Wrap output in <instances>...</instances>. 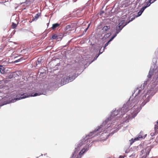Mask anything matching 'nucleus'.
Segmentation results:
<instances>
[{"label": "nucleus", "instance_id": "nucleus-1", "mask_svg": "<svg viewBox=\"0 0 158 158\" xmlns=\"http://www.w3.org/2000/svg\"><path fill=\"white\" fill-rule=\"evenodd\" d=\"M145 81L140 87L134 90L135 93L134 98L131 96L129 100L123 106L116 110L114 109L107 118H133L152 97L156 91L152 85L147 86V82Z\"/></svg>", "mask_w": 158, "mask_h": 158}, {"label": "nucleus", "instance_id": "nucleus-2", "mask_svg": "<svg viewBox=\"0 0 158 158\" xmlns=\"http://www.w3.org/2000/svg\"><path fill=\"white\" fill-rule=\"evenodd\" d=\"M118 119H106L105 121L103 122L101 125L98 127V128L97 129H96L95 130L98 129L99 127H102L99 130L95 132V133L94 132V134L93 135L94 136L95 135V136L93 137L97 136L98 135H101V136H105V137H103L104 140H106L107 139L110 135H113L115 132H113V131L110 133L108 134L107 132L106 131L105 132L101 133V134H100V133L101 132L104 131L105 129H107L110 127L114 125L116 123V120Z\"/></svg>", "mask_w": 158, "mask_h": 158}, {"label": "nucleus", "instance_id": "nucleus-3", "mask_svg": "<svg viewBox=\"0 0 158 158\" xmlns=\"http://www.w3.org/2000/svg\"><path fill=\"white\" fill-rule=\"evenodd\" d=\"M118 119H106L105 121L103 122L101 125L98 127V128L97 129H96L95 130L98 129L99 127H102L99 130L95 132V133L94 132V134L93 135L94 136L95 135V136L93 137L97 136L98 135H101V136H105V137H103L104 140H106L107 139L110 135H113L115 132H113V131L110 133L108 134L107 132L106 131L105 132L101 133V134H100V133L101 132L104 131L105 129H107L110 127L114 125L116 123V120Z\"/></svg>", "mask_w": 158, "mask_h": 158}, {"label": "nucleus", "instance_id": "nucleus-4", "mask_svg": "<svg viewBox=\"0 0 158 158\" xmlns=\"http://www.w3.org/2000/svg\"><path fill=\"white\" fill-rule=\"evenodd\" d=\"M102 127H100L98 129L95 130L94 131H93L90 132V133L86 135L85 137L83 138L80 141L79 143L77 144V147L75 148L74 151L73 152L70 158H74L75 154L78 152L80 149V147L83 145L87 143L88 141H90V139L92 138L93 137L95 136V135H93L94 133V132L97 131L99 130Z\"/></svg>", "mask_w": 158, "mask_h": 158}, {"label": "nucleus", "instance_id": "nucleus-5", "mask_svg": "<svg viewBox=\"0 0 158 158\" xmlns=\"http://www.w3.org/2000/svg\"><path fill=\"white\" fill-rule=\"evenodd\" d=\"M68 76H66L61 80L60 85L61 86L73 81L78 76L76 73V71L74 70L73 71L70 72Z\"/></svg>", "mask_w": 158, "mask_h": 158}, {"label": "nucleus", "instance_id": "nucleus-6", "mask_svg": "<svg viewBox=\"0 0 158 158\" xmlns=\"http://www.w3.org/2000/svg\"><path fill=\"white\" fill-rule=\"evenodd\" d=\"M30 96V95L27 93H24L23 94H19L17 95L14 99H12L10 102H14L17 100L28 97Z\"/></svg>", "mask_w": 158, "mask_h": 158}, {"label": "nucleus", "instance_id": "nucleus-7", "mask_svg": "<svg viewBox=\"0 0 158 158\" xmlns=\"http://www.w3.org/2000/svg\"><path fill=\"white\" fill-rule=\"evenodd\" d=\"M124 20H122L116 27V31L115 34L117 35L120 31L126 25L125 24H124Z\"/></svg>", "mask_w": 158, "mask_h": 158}, {"label": "nucleus", "instance_id": "nucleus-8", "mask_svg": "<svg viewBox=\"0 0 158 158\" xmlns=\"http://www.w3.org/2000/svg\"><path fill=\"white\" fill-rule=\"evenodd\" d=\"M151 149L150 147H147L146 149L142 150L140 152V155H143L145 153V154L143 156L142 158H146V157L149 155Z\"/></svg>", "mask_w": 158, "mask_h": 158}, {"label": "nucleus", "instance_id": "nucleus-9", "mask_svg": "<svg viewBox=\"0 0 158 158\" xmlns=\"http://www.w3.org/2000/svg\"><path fill=\"white\" fill-rule=\"evenodd\" d=\"M130 119H123L121 120L120 122V123H118L116 127V129L117 130V131H118L122 127L125 125V123H128L129 121V120Z\"/></svg>", "mask_w": 158, "mask_h": 158}, {"label": "nucleus", "instance_id": "nucleus-10", "mask_svg": "<svg viewBox=\"0 0 158 158\" xmlns=\"http://www.w3.org/2000/svg\"><path fill=\"white\" fill-rule=\"evenodd\" d=\"M92 144H89L87 146H85L80 152V154H84L87 151L89 148L91 146Z\"/></svg>", "mask_w": 158, "mask_h": 158}, {"label": "nucleus", "instance_id": "nucleus-11", "mask_svg": "<svg viewBox=\"0 0 158 158\" xmlns=\"http://www.w3.org/2000/svg\"><path fill=\"white\" fill-rule=\"evenodd\" d=\"M102 47H101V49L100 50H99V53L97 54V55H96L95 57L94 58V59L93 60H92L90 63H92V62H93V61H94L95 60H96V59L98 57V56H99V55L102 54L104 50H103V51L102 52H101V48H102Z\"/></svg>", "mask_w": 158, "mask_h": 158}, {"label": "nucleus", "instance_id": "nucleus-12", "mask_svg": "<svg viewBox=\"0 0 158 158\" xmlns=\"http://www.w3.org/2000/svg\"><path fill=\"white\" fill-rule=\"evenodd\" d=\"M42 58H39L38 59L37 61L35 62V65L37 66L39 64H42Z\"/></svg>", "mask_w": 158, "mask_h": 158}, {"label": "nucleus", "instance_id": "nucleus-13", "mask_svg": "<svg viewBox=\"0 0 158 158\" xmlns=\"http://www.w3.org/2000/svg\"><path fill=\"white\" fill-rule=\"evenodd\" d=\"M158 133V130H156L154 129V130L153 132H152L150 134V135L152 137L154 136L155 135H156Z\"/></svg>", "mask_w": 158, "mask_h": 158}, {"label": "nucleus", "instance_id": "nucleus-14", "mask_svg": "<svg viewBox=\"0 0 158 158\" xmlns=\"http://www.w3.org/2000/svg\"><path fill=\"white\" fill-rule=\"evenodd\" d=\"M110 29V26H104L102 29V30L104 31H106Z\"/></svg>", "mask_w": 158, "mask_h": 158}, {"label": "nucleus", "instance_id": "nucleus-15", "mask_svg": "<svg viewBox=\"0 0 158 158\" xmlns=\"http://www.w3.org/2000/svg\"><path fill=\"white\" fill-rule=\"evenodd\" d=\"M5 69L2 65H0V71L2 73H4L5 72Z\"/></svg>", "mask_w": 158, "mask_h": 158}, {"label": "nucleus", "instance_id": "nucleus-16", "mask_svg": "<svg viewBox=\"0 0 158 158\" xmlns=\"http://www.w3.org/2000/svg\"><path fill=\"white\" fill-rule=\"evenodd\" d=\"M60 24H59L57 23L53 24L52 26V29L54 30L57 27L60 26Z\"/></svg>", "mask_w": 158, "mask_h": 158}, {"label": "nucleus", "instance_id": "nucleus-17", "mask_svg": "<svg viewBox=\"0 0 158 158\" xmlns=\"http://www.w3.org/2000/svg\"><path fill=\"white\" fill-rule=\"evenodd\" d=\"M40 15V14L39 13H38L36 14L35 16L32 18V21H34L35 20L37 19Z\"/></svg>", "mask_w": 158, "mask_h": 158}, {"label": "nucleus", "instance_id": "nucleus-18", "mask_svg": "<svg viewBox=\"0 0 158 158\" xmlns=\"http://www.w3.org/2000/svg\"><path fill=\"white\" fill-rule=\"evenodd\" d=\"M13 77V75L11 73H9L6 76V79H8L12 78Z\"/></svg>", "mask_w": 158, "mask_h": 158}, {"label": "nucleus", "instance_id": "nucleus-19", "mask_svg": "<svg viewBox=\"0 0 158 158\" xmlns=\"http://www.w3.org/2000/svg\"><path fill=\"white\" fill-rule=\"evenodd\" d=\"M25 59L23 58V57H21L20 59L15 60L14 62L15 63H17L20 61H21L23 60H25Z\"/></svg>", "mask_w": 158, "mask_h": 158}, {"label": "nucleus", "instance_id": "nucleus-20", "mask_svg": "<svg viewBox=\"0 0 158 158\" xmlns=\"http://www.w3.org/2000/svg\"><path fill=\"white\" fill-rule=\"evenodd\" d=\"M111 35V33H109L106 34L104 35V36L103 37L105 39H106L108 38H109L110 36Z\"/></svg>", "mask_w": 158, "mask_h": 158}, {"label": "nucleus", "instance_id": "nucleus-21", "mask_svg": "<svg viewBox=\"0 0 158 158\" xmlns=\"http://www.w3.org/2000/svg\"><path fill=\"white\" fill-rule=\"evenodd\" d=\"M154 129L156 130H158V120L155 123Z\"/></svg>", "mask_w": 158, "mask_h": 158}, {"label": "nucleus", "instance_id": "nucleus-22", "mask_svg": "<svg viewBox=\"0 0 158 158\" xmlns=\"http://www.w3.org/2000/svg\"><path fill=\"white\" fill-rule=\"evenodd\" d=\"M135 19L134 17H132L131 18V19H130V18H129V20L128 21H126L125 23V25H127V24H128L130 22H131L133 21Z\"/></svg>", "mask_w": 158, "mask_h": 158}, {"label": "nucleus", "instance_id": "nucleus-23", "mask_svg": "<svg viewBox=\"0 0 158 158\" xmlns=\"http://www.w3.org/2000/svg\"><path fill=\"white\" fill-rule=\"evenodd\" d=\"M58 38V36L56 34L52 35V40H57Z\"/></svg>", "mask_w": 158, "mask_h": 158}, {"label": "nucleus", "instance_id": "nucleus-24", "mask_svg": "<svg viewBox=\"0 0 158 158\" xmlns=\"http://www.w3.org/2000/svg\"><path fill=\"white\" fill-rule=\"evenodd\" d=\"M44 92H43L42 93H35L32 96H33L35 97L36 96L38 95H40L41 94H44ZM44 93H45V92H44Z\"/></svg>", "mask_w": 158, "mask_h": 158}, {"label": "nucleus", "instance_id": "nucleus-25", "mask_svg": "<svg viewBox=\"0 0 158 158\" xmlns=\"http://www.w3.org/2000/svg\"><path fill=\"white\" fill-rule=\"evenodd\" d=\"M143 133V132L142 131H141L140 132V134L138 136V137L140 139H142L143 138V136H142L141 134H142Z\"/></svg>", "mask_w": 158, "mask_h": 158}, {"label": "nucleus", "instance_id": "nucleus-26", "mask_svg": "<svg viewBox=\"0 0 158 158\" xmlns=\"http://www.w3.org/2000/svg\"><path fill=\"white\" fill-rule=\"evenodd\" d=\"M117 36V35L115 34L112 37H111V38L109 40V41L110 42L111 41H112L113 39Z\"/></svg>", "mask_w": 158, "mask_h": 158}, {"label": "nucleus", "instance_id": "nucleus-27", "mask_svg": "<svg viewBox=\"0 0 158 158\" xmlns=\"http://www.w3.org/2000/svg\"><path fill=\"white\" fill-rule=\"evenodd\" d=\"M135 153H133L131 155H130L129 156V157L130 158H135Z\"/></svg>", "mask_w": 158, "mask_h": 158}, {"label": "nucleus", "instance_id": "nucleus-28", "mask_svg": "<svg viewBox=\"0 0 158 158\" xmlns=\"http://www.w3.org/2000/svg\"><path fill=\"white\" fill-rule=\"evenodd\" d=\"M147 5L145 6H144V7H146V8L147 7L149 6L151 4V3L149 1H148L146 2Z\"/></svg>", "mask_w": 158, "mask_h": 158}, {"label": "nucleus", "instance_id": "nucleus-29", "mask_svg": "<svg viewBox=\"0 0 158 158\" xmlns=\"http://www.w3.org/2000/svg\"><path fill=\"white\" fill-rule=\"evenodd\" d=\"M12 28L13 29H14V28H15L17 26V24L15 23H12Z\"/></svg>", "mask_w": 158, "mask_h": 158}, {"label": "nucleus", "instance_id": "nucleus-30", "mask_svg": "<svg viewBox=\"0 0 158 158\" xmlns=\"http://www.w3.org/2000/svg\"><path fill=\"white\" fill-rule=\"evenodd\" d=\"M146 8V7L143 6L142 8L141 9L139 10V11L142 13Z\"/></svg>", "mask_w": 158, "mask_h": 158}, {"label": "nucleus", "instance_id": "nucleus-31", "mask_svg": "<svg viewBox=\"0 0 158 158\" xmlns=\"http://www.w3.org/2000/svg\"><path fill=\"white\" fill-rule=\"evenodd\" d=\"M110 42L108 41L104 45V46L103 47V50H104L105 48L108 46V44H109Z\"/></svg>", "mask_w": 158, "mask_h": 158}, {"label": "nucleus", "instance_id": "nucleus-32", "mask_svg": "<svg viewBox=\"0 0 158 158\" xmlns=\"http://www.w3.org/2000/svg\"><path fill=\"white\" fill-rule=\"evenodd\" d=\"M71 28V26L70 25H67L65 27V30H69Z\"/></svg>", "mask_w": 158, "mask_h": 158}, {"label": "nucleus", "instance_id": "nucleus-33", "mask_svg": "<svg viewBox=\"0 0 158 158\" xmlns=\"http://www.w3.org/2000/svg\"><path fill=\"white\" fill-rule=\"evenodd\" d=\"M142 14V13H141L140 11H139L138 13V15L136 16V17H138L140 16L141 14Z\"/></svg>", "mask_w": 158, "mask_h": 158}, {"label": "nucleus", "instance_id": "nucleus-34", "mask_svg": "<svg viewBox=\"0 0 158 158\" xmlns=\"http://www.w3.org/2000/svg\"><path fill=\"white\" fill-rule=\"evenodd\" d=\"M83 154H80V152L79 153V154L78 155L76 158H81V156H81L82 155H83Z\"/></svg>", "mask_w": 158, "mask_h": 158}, {"label": "nucleus", "instance_id": "nucleus-35", "mask_svg": "<svg viewBox=\"0 0 158 158\" xmlns=\"http://www.w3.org/2000/svg\"><path fill=\"white\" fill-rule=\"evenodd\" d=\"M139 140H140V139L138 137V136L135 137L134 139V140H135V141Z\"/></svg>", "mask_w": 158, "mask_h": 158}, {"label": "nucleus", "instance_id": "nucleus-36", "mask_svg": "<svg viewBox=\"0 0 158 158\" xmlns=\"http://www.w3.org/2000/svg\"><path fill=\"white\" fill-rule=\"evenodd\" d=\"M127 156L125 155L124 156L120 155L119 156L118 158H124V157L126 156Z\"/></svg>", "mask_w": 158, "mask_h": 158}, {"label": "nucleus", "instance_id": "nucleus-37", "mask_svg": "<svg viewBox=\"0 0 158 158\" xmlns=\"http://www.w3.org/2000/svg\"><path fill=\"white\" fill-rule=\"evenodd\" d=\"M157 0H149V1L151 3V4L154 2L155 1Z\"/></svg>", "mask_w": 158, "mask_h": 158}, {"label": "nucleus", "instance_id": "nucleus-38", "mask_svg": "<svg viewBox=\"0 0 158 158\" xmlns=\"http://www.w3.org/2000/svg\"><path fill=\"white\" fill-rule=\"evenodd\" d=\"M70 41H69L68 42V43L66 45H65L63 46H62V48H64L65 47H66L69 44V43H70Z\"/></svg>", "mask_w": 158, "mask_h": 158}, {"label": "nucleus", "instance_id": "nucleus-39", "mask_svg": "<svg viewBox=\"0 0 158 158\" xmlns=\"http://www.w3.org/2000/svg\"><path fill=\"white\" fill-rule=\"evenodd\" d=\"M131 141H132L131 142V144H132L135 141V140H134V139H133V138H132L131 139Z\"/></svg>", "mask_w": 158, "mask_h": 158}, {"label": "nucleus", "instance_id": "nucleus-40", "mask_svg": "<svg viewBox=\"0 0 158 158\" xmlns=\"http://www.w3.org/2000/svg\"><path fill=\"white\" fill-rule=\"evenodd\" d=\"M89 25H90V24H89V25H88V27H87V28H86L85 30L84 31H85V32H86V31H87V30L88 29V27H89Z\"/></svg>", "mask_w": 158, "mask_h": 158}, {"label": "nucleus", "instance_id": "nucleus-41", "mask_svg": "<svg viewBox=\"0 0 158 158\" xmlns=\"http://www.w3.org/2000/svg\"><path fill=\"white\" fill-rule=\"evenodd\" d=\"M129 152V151L127 150H126L125 151V153H128V152Z\"/></svg>", "mask_w": 158, "mask_h": 158}, {"label": "nucleus", "instance_id": "nucleus-42", "mask_svg": "<svg viewBox=\"0 0 158 158\" xmlns=\"http://www.w3.org/2000/svg\"><path fill=\"white\" fill-rule=\"evenodd\" d=\"M130 4H126L125 6V7H127V6H128Z\"/></svg>", "mask_w": 158, "mask_h": 158}, {"label": "nucleus", "instance_id": "nucleus-43", "mask_svg": "<svg viewBox=\"0 0 158 158\" xmlns=\"http://www.w3.org/2000/svg\"><path fill=\"white\" fill-rule=\"evenodd\" d=\"M147 136V134L145 135L144 136H143V139H144Z\"/></svg>", "mask_w": 158, "mask_h": 158}, {"label": "nucleus", "instance_id": "nucleus-44", "mask_svg": "<svg viewBox=\"0 0 158 158\" xmlns=\"http://www.w3.org/2000/svg\"><path fill=\"white\" fill-rule=\"evenodd\" d=\"M43 73H43L42 72H40V74H43Z\"/></svg>", "mask_w": 158, "mask_h": 158}, {"label": "nucleus", "instance_id": "nucleus-45", "mask_svg": "<svg viewBox=\"0 0 158 158\" xmlns=\"http://www.w3.org/2000/svg\"><path fill=\"white\" fill-rule=\"evenodd\" d=\"M46 155H47V153L45 154H44V156H45Z\"/></svg>", "mask_w": 158, "mask_h": 158}, {"label": "nucleus", "instance_id": "nucleus-46", "mask_svg": "<svg viewBox=\"0 0 158 158\" xmlns=\"http://www.w3.org/2000/svg\"><path fill=\"white\" fill-rule=\"evenodd\" d=\"M43 155L42 154H41V156H42Z\"/></svg>", "mask_w": 158, "mask_h": 158}, {"label": "nucleus", "instance_id": "nucleus-47", "mask_svg": "<svg viewBox=\"0 0 158 158\" xmlns=\"http://www.w3.org/2000/svg\"><path fill=\"white\" fill-rule=\"evenodd\" d=\"M77 13H78V11L77 10Z\"/></svg>", "mask_w": 158, "mask_h": 158}, {"label": "nucleus", "instance_id": "nucleus-48", "mask_svg": "<svg viewBox=\"0 0 158 158\" xmlns=\"http://www.w3.org/2000/svg\"><path fill=\"white\" fill-rule=\"evenodd\" d=\"M94 141V142L96 141Z\"/></svg>", "mask_w": 158, "mask_h": 158}]
</instances>
